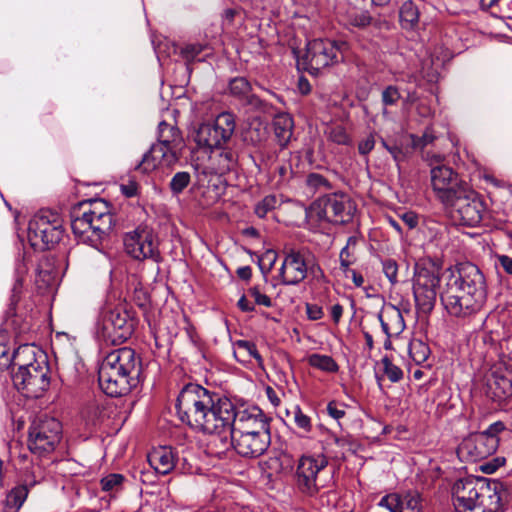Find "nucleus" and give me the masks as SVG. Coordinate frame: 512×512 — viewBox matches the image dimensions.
<instances>
[{
	"label": "nucleus",
	"mask_w": 512,
	"mask_h": 512,
	"mask_svg": "<svg viewBox=\"0 0 512 512\" xmlns=\"http://www.w3.org/2000/svg\"><path fill=\"white\" fill-rule=\"evenodd\" d=\"M440 299L451 316L466 318L477 314L487 299L484 274L470 262L458 264L448 277Z\"/></svg>",
	"instance_id": "nucleus-1"
},
{
	"label": "nucleus",
	"mask_w": 512,
	"mask_h": 512,
	"mask_svg": "<svg viewBox=\"0 0 512 512\" xmlns=\"http://www.w3.org/2000/svg\"><path fill=\"white\" fill-rule=\"evenodd\" d=\"M141 369V359L132 348L115 349L100 365L99 386L110 397L125 396L138 385Z\"/></svg>",
	"instance_id": "nucleus-2"
},
{
	"label": "nucleus",
	"mask_w": 512,
	"mask_h": 512,
	"mask_svg": "<svg viewBox=\"0 0 512 512\" xmlns=\"http://www.w3.org/2000/svg\"><path fill=\"white\" fill-rule=\"evenodd\" d=\"M46 354L34 345H21L13 353L12 381L26 397L38 398L50 385Z\"/></svg>",
	"instance_id": "nucleus-3"
},
{
	"label": "nucleus",
	"mask_w": 512,
	"mask_h": 512,
	"mask_svg": "<svg viewBox=\"0 0 512 512\" xmlns=\"http://www.w3.org/2000/svg\"><path fill=\"white\" fill-rule=\"evenodd\" d=\"M506 490L502 483L482 477H467L453 486V504L458 512H501Z\"/></svg>",
	"instance_id": "nucleus-4"
},
{
	"label": "nucleus",
	"mask_w": 512,
	"mask_h": 512,
	"mask_svg": "<svg viewBox=\"0 0 512 512\" xmlns=\"http://www.w3.org/2000/svg\"><path fill=\"white\" fill-rule=\"evenodd\" d=\"M113 215L104 200L81 203L71 213V229L82 242L98 248L113 226Z\"/></svg>",
	"instance_id": "nucleus-5"
},
{
	"label": "nucleus",
	"mask_w": 512,
	"mask_h": 512,
	"mask_svg": "<svg viewBox=\"0 0 512 512\" xmlns=\"http://www.w3.org/2000/svg\"><path fill=\"white\" fill-rule=\"evenodd\" d=\"M184 142L180 130L172 124L162 121L158 125L157 143L147 151L136 170L149 173L158 167H171L181 157Z\"/></svg>",
	"instance_id": "nucleus-6"
},
{
	"label": "nucleus",
	"mask_w": 512,
	"mask_h": 512,
	"mask_svg": "<svg viewBox=\"0 0 512 512\" xmlns=\"http://www.w3.org/2000/svg\"><path fill=\"white\" fill-rule=\"evenodd\" d=\"M219 394L212 392L199 384L189 383L185 385L176 399V413L182 423L200 431L206 423V415L209 409L215 405Z\"/></svg>",
	"instance_id": "nucleus-7"
},
{
	"label": "nucleus",
	"mask_w": 512,
	"mask_h": 512,
	"mask_svg": "<svg viewBox=\"0 0 512 512\" xmlns=\"http://www.w3.org/2000/svg\"><path fill=\"white\" fill-rule=\"evenodd\" d=\"M278 277L284 286H296L307 277L321 282L325 274L316 257L305 249H289L284 253Z\"/></svg>",
	"instance_id": "nucleus-8"
},
{
	"label": "nucleus",
	"mask_w": 512,
	"mask_h": 512,
	"mask_svg": "<svg viewBox=\"0 0 512 512\" xmlns=\"http://www.w3.org/2000/svg\"><path fill=\"white\" fill-rule=\"evenodd\" d=\"M441 266L431 258L419 259L414 266L413 295L417 309L429 314L436 303Z\"/></svg>",
	"instance_id": "nucleus-9"
},
{
	"label": "nucleus",
	"mask_w": 512,
	"mask_h": 512,
	"mask_svg": "<svg viewBox=\"0 0 512 512\" xmlns=\"http://www.w3.org/2000/svg\"><path fill=\"white\" fill-rule=\"evenodd\" d=\"M328 458L323 453H305L296 461L293 474L295 489L304 496L314 497L326 486Z\"/></svg>",
	"instance_id": "nucleus-10"
},
{
	"label": "nucleus",
	"mask_w": 512,
	"mask_h": 512,
	"mask_svg": "<svg viewBox=\"0 0 512 512\" xmlns=\"http://www.w3.org/2000/svg\"><path fill=\"white\" fill-rule=\"evenodd\" d=\"M505 429V424L502 421H496L485 431L470 434L458 446L459 458L471 462L488 458L496 452L499 446V434Z\"/></svg>",
	"instance_id": "nucleus-11"
},
{
	"label": "nucleus",
	"mask_w": 512,
	"mask_h": 512,
	"mask_svg": "<svg viewBox=\"0 0 512 512\" xmlns=\"http://www.w3.org/2000/svg\"><path fill=\"white\" fill-rule=\"evenodd\" d=\"M134 331V321L122 308H105L98 320L97 335L107 344L120 345L128 340Z\"/></svg>",
	"instance_id": "nucleus-12"
},
{
	"label": "nucleus",
	"mask_w": 512,
	"mask_h": 512,
	"mask_svg": "<svg viewBox=\"0 0 512 512\" xmlns=\"http://www.w3.org/2000/svg\"><path fill=\"white\" fill-rule=\"evenodd\" d=\"M356 204L344 193H332L316 200L310 207V214L319 221L346 224L353 220Z\"/></svg>",
	"instance_id": "nucleus-13"
},
{
	"label": "nucleus",
	"mask_w": 512,
	"mask_h": 512,
	"mask_svg": "<svg viewBox=\"0 0 512 512\" xmlns=\"http://www.w3.org/2000/svg\"><path fill=\"white\" fill-rule=\"evenodd\" d=\"M62 235V220L50 210H41L29 221L28 240L34 249H49L61 240Z\"/></svg>",
	"instance_id": "nucleus-14"
},
{
	"label": "nucleus",
	"mask_w": 512,
	"mask_h": 512,
	"mask_svg": "<svg viewBox=\"0 0 512 512\" xmlns=\"http://www.w3.org/2000/svg\"><path fill=\"white\" fill-rule=\"evenodd\" d=\"M61 434L62 425L57 419L46 415L38 416L29 427L28 448L39 456L50 454L60 443Z\"/></svg>",
	"instance_id": "nucleus-15"
},
{
	"label": "nucleus",
	"mask_w": 512,
	"mask_h": 512,
	"mask_svg": "<svg viewBox=\"0 0 512 512\" xmlns=\"http://www.w3.org/2000/svg\"><path fill=\"white\" fill-rule=\"evenodd\" d=\"M235 128V116L230 112H222L213 123H202L198 126L195 130L194 141L198 147L211 151L230 143Z\"/></svg>",
	"instance_id": "nucleus-16"
},
{
	"label": "nucleus",
	"mask_w": 512,
	"mask_h": 512,
	"mask_svg": "<svg viewBox=\"0 0 512 512\" xmlns=\"http://www.w3.org/2000/svg\"><path fill=\"white\" fill-rule=\"evenodd\" d=\"M347 43L330 39H314L307 44L305 60L311 73H318L322 69L339 63L343 60Z\"/></svg>",
	"instance_id": "nucleus-17"
},
{
	"label": "nucleus",
	"mask_w": 512,
	"mask_h": 512,
	"mask_svg": "<svg viewBox=\"0 0 512 512\" xmlns=\"http://www.w3.org/2000/svg\"><path fill=\"white\" fill-rule=\"evenodd\" d=\"M464 191L448 203L447 207L450 208L452 218L460 225L475 227L482 221L485 204L470 185Z\"/></svg>",
	"instance_id": "nucleus-18"
},
{
	"label": "nucleus",
	"mask_w": 512,
	"mask_h": 512,
	"mask_svg": "<svg viewBox=\"0 0 512 512\" xmlns=\"http://www.w3.org/2000/svg\"><path fill=\"white\" fill-rule=\"evenodd\" d=\"M431 187L436 198L444 205L448 203L469 186L460 175L447 165H436L430 170Z\"/></svg>",
	"instance_id": "nucleus-19"
},
{
	"label": "nucleus",
	"mask_w": 512,
	"mask_h": 512,
	"mask_svg": "<svg viewBox=\"0 0 512 512\" xmlns=\"http://www.w3.org/2000/svg\"><path fill=\"white\" fill-rule=\"evenodd\" d=\"M124 247L128 255L136 260L151 259L155 263L162 260L158 241L152 229L138 227L124 237Z\"/></svg>",
	"instance_id": "nucleus-20"
},
{
	"label": "nucleus",
	"mask_w": 512,
	"mask_h": 512,
	"mask_svg": "<svg viewBox=\"0 0 512 512\" xmlns=\"http://www.w3.org/2000/svg\"><path fill=\"white\" fill-rule=\"evenodd\" d=\"M236 417L234 404L226 397L218 396L215 405L206 415V423L200 429L203 433L218 434L230 432Z\"/></svg>",
	"instance_id": "nucleus-21"
},
{
	"label": "nucleus",
	"mask_w": 512,
	"mask_h": 512,
	"mask_svg": "<svg viewBox=\"0 0 512 512\" xmlns=\"http://www.w3.org/2000/svg\"><path fill=\"white\" fill-rule=\"evenodd\" d=\"M271 419L257 406L236 412L231 432L271 437Z\"/></svg>",
	"instance_id": "nucleus-22"
},
{
	"label": "nucleus",
	"mask_w": 512,
	"mask_h": 512,
	"mask_svg": "<svg viewBox=\"0 0 512 512\" xmlns=\"http://www.w3.org/2000/svg\"><path fill=\"white\" fill-rule=\"evenodd\" d=\"M271 437L260 435L230 433V444L242 457L257 458L263 455L269 448Z\"/></svg>",
	"instance_id": "nucleus-23"
},
{
	"label": "nucleus",
	"mask_w": 512,
	"mask_h": 512,
	"mask_svg": "<svg viewBox=\"0 0 512 512\" xmlns=\"http://www.w3.org/2000/svg\"><path fill=\"white\" fill-rule=\"evenodd\" d=\"M378 506L390 512H421V498L418 492L391 493L382 497Z\"/></svg>",
	"instance_id": "nucleus-24"
},
{
	"label": "nucleus",
	"mask_w": 512,
	"mask_h": 512,
	"mask_svg": "<svg viewBox=\"0 0 512 512\" xmlns=\"http://www.w3.org/2000/svg\"><path fill=\"white\" fill-rule=\"evenodd\" d=\"M486 394L498 404L512 397V373L498 370L492 372L487 380Z\"/></svg>",
	"instance_id": "nucleus-25"
},
{
	"label": "nucleus",
	"mask_w": 512,
	"mask_h": 512,
	"mask_svg": "<svg viewBox=\"0 0 512 512\" xmlns=\"http://www.w3.org/2000/svg\"><path fill=\"white\" fill-rule=\"evenodd\" d=\"M379 321L381 323L382 331L387 336L385 342V348H388L390 344V338L398 336L405 329V321L400 309L395 306H389L378 314Z\"/></svg>",
	"instance_id": "nucleus-26"
},
{
	"label": "nucleus",
	"mask_w": 512,
	"mask_h": 512,
	"mask_svg": "<svg viewBox=\"0 0 512 512\" xmlns=\"http://www.w3.org/2000/svg\"><path fill=\"white\" fill-rule=\"evenodd\" d=\"M209 159L216 173L224 174L237 166L238 153L227 143L212 149Z\"/></svg>",
	"instance_id": "nucleus-27"
},
{
	"label": "nucleus",
	"mask_w": 512,
	"mask_h": 512,
	"mask_svg": "<svg viewBox=\"0 0 512 512\" xmlns=\"http://www.w3.org/2000/svg\"><path fill=\"white\" fill-rule=\"evenodd\" d=\"M177 454L172 447L160 446L148 454L151 467L162 475L169 474L176 466Z\"/></svg>",
	"instance_id": "nucleus-28"
},
{
	"label": "nucleus",
	"mask_w": 512,
	"mask_h": 512,
	"mask_svg": "<svg viewBox=\"0 0 512 512\" xmlns=\"http://www.w3.org/2000/svg\"><path fill=\"white\" fill-rule=\"evenodd\" d=\"M234 356L240 363L246 364L255 359L258 365L263 364V358L256 345L248 340H237L233 343Z\"/></svg>",
	"instance_id": "nucleus-29"
},
{
	"label": "nucleus",
	"mask_w": 512,
	"mask_h": 512,
	"mask_svg": "<svg viewBox=\"0 0 512 512\" xmlns=\"http://www.w3.org/2000/svg\"><path fill=\"white\" fill-rule=\"evenodd\" d=\"M127 479L120 473H109L103 476L99 485L101 491L107 493L111 499H115L123 490Z\"/></svg>",
	"instance_id": "nucleus-30"
},
{
	"label": "nucleus",
	"mask_w": 512,
	"mask_h": 512,
	"mask_svg": "<svg viewBox=\"0 0 512 512\" xmlns=\"http://www.w3.org/2000/svg\"><path fill=\"white\" fill-rule=\"evenodd\" d=\"M275 136L280 146L288 144L292 136L293 119L288 114H279L273 120Z\"/></svg>",
	"instance_id": "nucleus-31"
},
{
	"label": "nucleus",
	"mask_w": 512,
	"mask_h": 512,
	"mask_svg": "<svg viewBox=\"0 0 512 512\" xmlns=\"http://www.w3.org/2000/svg\"><path fill=\"white\" fill-rule=\"evenodd\" d=\"M29 492L26 486L14 487L6 496L3 512H18L25 502Z\"/></svg>",
	"instance_id": "nucleus-32"
},
{
	"label": "nucleus",
	"mask_w": 512,
	"mask_h": 512,
	"mask_svg": "<svg viewBox=\"0 0 512 512\" xmlns=\"http://www.w3.org/2000/svg\"><path fill=\"white\" fill-rule=\"evenodd\" d=\"M399 17L402 28L412 29L419 20L418 8L412 1H405L400 7Z\"/></svg>",
	"instance_id": "nucleus-33"
},
{
	"label": "nucleus",
	"mask_w": 512,
	"mask_h": 512,
	"mask_svg": "<svg viewBox=\"0 0 512 512\" xmlns=\"http://www.w3.org/2000/svg\"><path fill=\"white\" fill-rule=\"evenodd\" d=\"M307 361L311 367L324 372L335 373L339 369L336 361L329 355L314 353L308 356Z\"/></svg>",
	"instance_id": "nucleus-34"
},
{
	"label": "nucleus",
	"mask_w": 512,
	"mask_h": 512,
	"mask_svg": "<svg viewBox=\"0 0 512 512\" xmlns=\"http://www.w3.org/2000/svg\"><path fill=\"white\" fill-rule=\"evenodd\" d=\"M230 92L232 95L246 100L247 103L253 104L254 96L251 95V85L244 77H236L230 81Z\"/></svg>",
	"instance_id": "nucleus-35"
},
{
	"label": "nucleus",
	"mask_w": 512,
	"mask_h": 512,
	"mask_svg": "<svg viewBox=\"0 0 512 512\" xmlns=\"http://www.w3.org/2000/svg\"><path fill=\"white\" fill-rule=\"evenodd\" d=\"M409 355L411 359L417 364H423L430 355L429 346L421 340H412L409 343Z\"/></svg>",
	"instance_id": "nucleus-36"
},
{
	"label": "nucleus",
	"mask_w": 512,
	"mask_h": 512,
	"mask_svg": "<svg viewBox=\"0 0 512 512\" xmlns=\"http://www.w3.org/2000/svg\"><path fill=\"white\" fill-rule=\"evenodd\" d=\"M306 185L314 193L331 189L329 180L319 173H310L306 178Z\"/></svg>",
	"instance_id": "nucleus-37"
},
{
	"label": "nucleus",
	"mask_w": 512,
	"mask_h": 512,
	"mask_svg": "<svg viewBox=\"0 0 512 512\" xmlns=\"http://www.w3.org/2000/svg\"><path fill=\"white\" fill-rule=\"evenodd\" d=\"M357 244V238L354 236H350L347 239V243L345 247H343L340 251L339 260H340V267L343 271H350V265L353 263L352 260V254L353 252L351 249H353Z\"/></svg>",
	"instance_id": "nucleus-38"
},
{
	"label": "nucleus",
	"mask_w": 512,
	"mask_h": 512,
	"mask_svg": "<svg viewBox=\"0 0 512 512\" xmlns=\"http://www.w3.org/2000/svg\"><path fill=\"white\" fill-rule=\"evenodd\" d=\"M43 479L44 472L42 467L39 464H33L31 469L26 471L21 486H26V489L29 491L32 487L42 482Z\"/></svg>",
	"instance_id": "nucleus-39"
},
{
	"label": "nucleus",
	"mask_w": 512,
	"mask_h": 512,
	"mask_svg": "<svg viewBox=\"0 0 512 512\" xmlns=\"http://www.w3.org/2000/svg\"><path fill=\"white\" fill-rule=\"evenodd\" d=\"M279 205V200L276 195H267L255 206V214L259 218H264L270 211L274 210Z\"/></svg>",
	"instance_id": "nucleus-40"
},
{
	"label": "nucleus",
	"mask_w": 512,
	"mask_h": 512,
	"mask_svg": "<svg viewBox=\"0 0 512 512\" xmlns=\"http://www.w3.org/2000/svg\"><path fill=\"white\" fill-rule=\"evenodd\" d=\"M191 181L190 174L185 171L177 172L171 179L169 187L174 195L184 191Z\"/></svg>",
	"instance_id": "nucleus-41"
},
{
	"label": "nucleus",
	"mask_w": 512,
	"mask_h": 512,
	"mask_svg": "<svg viewBox=\"0 0 512 512\" xmlns=\"http://www.w3.org/2000/svg\"><path fill=\"white\" fill-rule=\"evenodd\" d=\"M383 366V372L391 382H398L403 377L402 370L393 364L388 357H384L381 360Z\"/></svg>",
	"instance_id": "nucleus-42"
},
{
	"label": "nucleus",
	"mask_w": 512,
	"mask_h": 512,
	"mask_svg": "<svg viewBox=\"0 0 512 512\" xmlns=\"http://www.w3.org/2000/svg\"><path fill=\"white\" fill-rule=\"evenodd\" d=\"M400 98V91L398 87L394 85L387 86L381 93V101L385 107L395 105Z\"/></svg>",
	"instance_id": "nucleus-43"
},
{
	"label": "nucleus",
	"mask_w": 512,
	"mask_h": 512,
	"mask_svg": "<svg viewBox=\"0 0 512 512\" xmlns=\"http://www.w3.org/2000/svg\"><path fill=\"white\" fill-rule=\"evenodd\" d=\"M206 45L200 43L187 44L181 49V56L188 63L196 60L197 56L206 49Z\"/></svg>",
	"instance_id": "nucleus-44"
},
{
	"label": "nucleus",
	"mask_w": 512,
	"mask_h": 512,
	"mask_svg": "<svg viewBox=\"0 0 512 512\" xmlns=\"http://www.w3.org/2000/svg\"><path fill=\"white\" fill-rule=\"evenodd\" d=\"M328 136L331 141L339 145H346L350 142L345 128L340 125L331 127L328 131Z\"/></svg>",
	"instance_id": "nucleus-45"
},
{
	"label": "nucleus",
	"mask_w": 512,
	"mask_h": 512,
	"mask_svg": "<svg viewBox=\"0 0 512 512\" xmlns=\"http://www.w3.org/2000/svg\"><path fill=\"white\" fill-rule=\"evenodd\" d=\"M372 22L368 11H360L349 15V24L357 28H365Z\"/></svg>",
	"instance_id": "nucleus-46"
},
{
	"label": "nucleus",
	"mask_w": 512,
	"mask_h": 512,
	"mask_svg": "<svg viewBox=\"0 0 512 512\" xmlns=\"http://www.w3.org/2000/svg\"><path fill=\"white\" fill-rule=\"evenodd\" d=\"M294 423L305 432H310L312 429L311 418L304 414L299 406H296L293 411Z\"/></svg>",
	"instance_id": "nucleus-47"
},
{
	"label": "nucleus",
	"mask_w": 512,
	"mask_h": 512,
	"mask_svg": "<svg viewBox=\"0 0 512 512\" xmlns=\"http://www.w3.org/2000/svg\"><path fill=\"white\" fill-rule=\"evenodd\" d=\"M382 270L391 284L397 283L398 264L394 259H385L382 261Z\"/></svg>",
	"instance_id": "nucleus-48"
},
{
	"label": "nucleus",
	"mask_w": 512,
	"mask_h": 512,
	"mask_svg": "<svg viewBox=\"0 0 512 512\" xmlns=\"http://www.w3.org/2000/svg\"><path fill=\"white\" fill-rule=\"evenodd\" d=\"M120 189L126 197H134L138 193L139 185L132 177L129 176L127 179H122Z\"/></svg>",
	"instance_id": "nucleus-49"
},
{
	"label": "nucleus",
	"mask_w": 512,
	"mask_h": 512,
	"mask_svg": "<svg viewBox=\"0 0 512 512\" xmlns=\"http://www.w3.org/2000/svg\"><path fill=\"white\" fill-rule=\"evenodd\" d=\"M21 286H22V282L20 280H17L13 287V290H12L13 293L10 298V303H9L8 309L6 311L7 318L16 316V305L20 298L19 297V289Z\"/></svg>",
	"instance_id": "nucleus-50"
},
{
	"label": "nucleus",
	"mask_w": 512,
	"mask_h": 512,
	"mask_svg": "<svg viewBox=\"0 0 512 512\" xmlns=\"http://www.w3.org/2000/svg\"><path fill=\"white\" fill-rule=\"evenodd\" d=\"M250 296L254 299L255 303L258 305H262L265 307H271L272 301L271 299L266 295L261 293L258 287H252L249 289Z\"/></svg>",
	"instance_id": "nucleus-51"
},
{
	"label": "nucleus",
	"mask_w": 512,
	"mask_h": 512,
	"mask_svg": "<svg viewBox=\"0 0 512 512\" xmlns=\"http://www.w3.org/2000/svg\"><path fill=\"white\" fill-rule=\"evenodd\" d=\"M375 146V137L373 134L368 135L366 138L362 139L358 144V151L362 155H367L370 153Z\"/></svg>",
	"instance_id": "nucleus-52"
},
{
	"label": "nucleus",
	"mask_w": 512,
	"mask_h": 512,
	"mask_svg": "<svg viewBox=\"0 0 512 512\" xmlns=\"http://www.w3.org/2000/svg\"><path fill=\"white\" fill-rule=\"evenodd\" d=\"M13 366V356L9 354V349L0 344V370Z\"/></svg>",
	"instance_id": "nucleus-53"
},
{
	"label": "nucleus",
	"mask_w": 512,
	"mask_h": 512,
	"mask_svg": "<svg viewBox=\"0 0 512 512\" xmlns=\"http://www.w3.org/2000/svg\"><path fill=\"white\" fill-rule=\"evenodd\" d=\"M435 137L431 131L427 130L421 137L413 138V145L416 148H424L434 141Z\"/></svg>",
	"instance_id": "nucleus-54"
},
{
	"label": "nucleus",
	"mask_w": 512,
	"mask_h": 512,
	"mask_svg": "<svg viewBox=\"0 0 512 512\" xmlns=\"http://www.w3.org/2000/svg\"><path fill=\"white\" fill-rule=\"evenodd\" d=\"M306 314L310 320H319L323 317L324 313L322 307L317 304H306Z\"/></svg>",
	"instance_id": "nucleus-55"
},
{
	"label": "nucleus",
	"mask_w": 512,
	"mask_h": 512,
	"mask_svg": "<svg viewBox=\"0 0 512 512\" xmlns=\"http://www.w3.org/2000/svg\"><path fill=\"white\" fill-rule=\"evenodd\" d=\"M327 412L336 420H339L345 416V410L335 401L328 403Z\"/></svg>",
	"instance_id": "nucleus-56"
},
{
	"label": "nucleus",
	"mask_w": 512,
	"mask_h": 512,
	"mask_svg": "<svg viewBox=\"0 0 512 512\" xmlns=\"http://www.w3.org/2000/svg\"><path fill=\"white\" fill-rule=\"evenodd\" d=\"M402 221L408 226L409 229H413L418 225V216L414 212H405L401 215Z\"/></svg>",
	"instance_id": "nucleus-57"
},
{
	"label": "nucleus",
	"mask_w": 512,
	"mask_h": 512,
	"mask_svg": "<svg viewBox=\"0 0 512 512\" xmlns=\"http://www.w3.org/2000/svg\"><path fill=\"white\" fill-rule=\"evenodd\" d=\"M275 171L278 173L280 180L284 181L288 178L291 173V166L287 163L278 164L275 167Z\"/></svg>",
	"instance_id": "nucleus-58"
},
{
	"label": "nucleus",
	"mask_w": 512,
	"mask_h": 512,
	"mask_svg": "<svg viewBox=\"0 0 512 512\" xmlns=\"http://www.w3.org/2000/svg\"><path fill=\"white\" fill-rule=\"evenodd\" d=\"M498 260L504 271L512 275V258L506 255H502L499 256Z\"/></svg>",
	"instance_id": "nucleus-59"
},
{
	"label": "nucleus",
	"mask_w": 512,
	"mask_h": 512,
	"mask_svg": "<svg viewBox=\"0 0 512 512\" xmlns=\"http://www.w3.org/2000/svg\"><path fill=\"white\" fill-rule=\"evenodd\" d=\"M388 152L396 162H400L404 158L403 150L398 145H392L391 148H388Z\"/></svg>",
	"instance_id": "nucleus-60"
},
{
	"label": "nucleus",
	"mask_w": 512,
	"mask_h": 512,
	"mask_svg": "<svg viewBox=\"0 0 512 512\" xmlns=\"http://www.w3.org/2000/svg\"><path fill=\"white\" fill-rule=\"evenodd\" d=\"M343 314V307L340 304H335L331 307V317L334 323H339Z\"/></svg>",
	"instance_id": "nucleus-61"
},
{
	"label": "nucleus",
	"mask_w": 512,
	"mask_h": 512,
	"mask_svg": "<svg viewBox=\"0 0 512 512\" xmlns=\"http://www.w3.org/2000/svg\"><path fill=\"white\" fill-rule=\"evenodd\" d=\"M236 274L242 280H249L252 276V269L250 266L239 267Z\"/></svg>",
	"instance_id": "nucleus-62"
},
{
	"label": "nucleus",
	"mask_w": 512,
	"mask_h": 512,
	"mask_svg": "<svg viewBox=\"0 0 512 512\" xmlns=\"http://www.w3.org/2000/svg\"><path fill=\"white\" fill-rule=\"evenodd\" d=\"M347 274L351 275L352 281L356 287H361L364 284L363 276L358 273L356 270L350 269V271H344Z\"/></svg>",
	"instance_id": "nucleus-63"
},
{
	"label": "nucleus",
	"mask_w": 512,
	"mask_h": 512,
	"mask_svg": "<svg viewBox=\"0 0 512 512\" xmlns=\"http://www.w3.org/2000/svg\"><path fill=\"white\" fill-rule=\"evenodd\" d=\"M238 307L244 312H250L254 310V306L246 299L245 296H242L239 299Z\"/></svg>",
	"instance_id": "nucleus-64"
}]
</instances>
